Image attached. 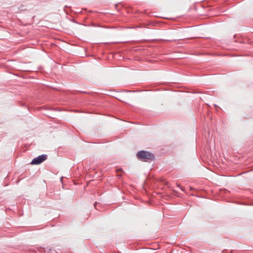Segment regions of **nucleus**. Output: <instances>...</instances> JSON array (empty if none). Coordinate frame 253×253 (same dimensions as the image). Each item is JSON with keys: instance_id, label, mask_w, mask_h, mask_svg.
<instances>
[{"instance_id": "obj_1", "label": "nucleus", "mask_w": 253, "mask_h": 253, "mask_svg": "<svg viewBox=\"0 0 253 253\" xmlns=\"http://www.w3.org/2000/svg\"><path fill=\"white\" fill-rule=\"evenodd\" d=\"M137 159L143 162L152 161L155 159L153 154L145 150L139 151L136 154Z\"/></svg>"}, {"instance_id": "obj_3", "label": "nucleus", "mask_w": 253, "mask_h": 253, "mask_svg": "<svg viewBox=\"0 0 253 253\" xmlns=\"http://www.w3.org/2000/svg\"><path fill=\"white\" fill-rule=\"evenodd\" d=\"M96 204H97V202H95V203L94 204V207H96Z\"/></svg>"}, {"instance_id": "obj_2", "label": "nucleus", "mask_w": 253, "mask_h": 253, "mask_svg": "<svg viewBox=\"0 0 253 253\" xmlns=\"http://www.w3.org/2000/svg\"><path fill=\"white\" fill-rule=\"evenodd\" d=\"M47 156L45 154H42L39 156L37 158H34L31 164L32 165H39L45 161L47 159Z\"/></svg>"}, {"instance_id": "obj_4", "label": "nucleus", "mask_w": 253, "mask_h": 253, "mask_svg": "<svg viewBox=\"0 0 253 253\" xmlns=\"http://www.w3.org/2000/svg\"><path fill=\"white\" fill-rule=\"evenodd\" d=\"M67 7V6H65V7H64V10L65 11V8Z\"/></svg>"}]
</instances>
